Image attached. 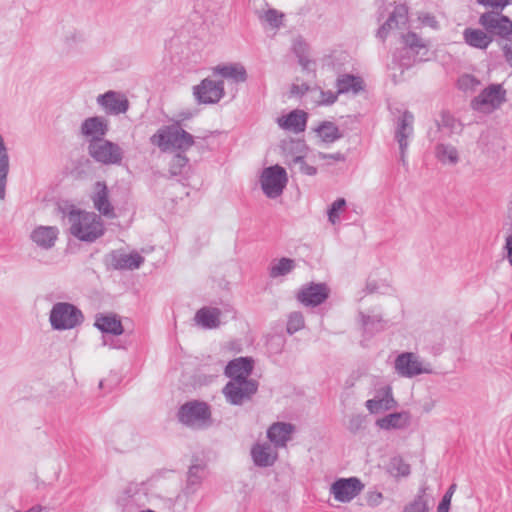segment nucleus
I'll use <instances>...</instances> for the list:
<instances>
[{
    "label": "nucleus",
    "mask_w": 512,
    "mask_h": 512,
    "mask_svg": "<svg viewBox=\"0 0 512 512\" xmlns=\"http://www.w3.org/2000/svg\"><path fill=\"white\" fill-rule=\"evenodd\" d=\"M367 288H368L371 292L375 291V287L373 286L372 282H368V284H367Z\"/></svg>",
    "instance_id": "338daca9"
},
{
    "label": "nucleus",
    "mask_w": 512,
    "mask_h": 512,
    "mask_svg": "<svg viewBox=\"0 0 512 512\" xmlns=\"http://www.w3.org/2000/svg\"><path fill=\"white\" fill-rule=\"evenodd\" d=\"M365 406L372 414H377L382 411H388L397 406L391 388L387 387L378 391L374 398L366 401Z\"/></svg>",
    "instance_id": "cd10ccee"
},
{
    "label": "nucleus",
    "mask_w": 512,
    "mask_h": 512,
    "mask_svg": "<svg viewBox=\"0 0 512 512\" xmlns=\"http://www.w3.org/2000/svg\"><path fill=\"white\" fill-rule=\"evenodd\" d=\"M287 182V172L285 168L278 164L264 168L260 175L261 189L269 199H276L281 196Z\"/></svg>",
    "instance_id": "0eeeda50"
},
{
    "label": "nucleus",
    "mask_w": 512,
    "mask_h": 512,
    "mask_svg": "<svg viewBox=\"0 0 512 512\" xmlns=\"http://www.w3.org/2000/svg\"><path fill=\"white\" fill-rule=\"evenodd\" d=\"M420 21L424 26H429L433 29L438 28V22L433 15L425 14L422 17H420Z\"/></svg>",
    "instance_id": "052dcab7"
},
{
    "label": "nucleus",
    "mask_w": 512,
    "mask_h": 512,
    "mask_svg": "<svg viewBox=\"0 0 512 512\" xmlns=\"http://www.w3.org/2000/svg\"><path fill=\"white\" fill-rule=\"evenodd\" d=\"M365 417L362 415H355L349 420L348 428L352 433H357L364 428Z\"/></svg>",
    "instance_id": "864d4df0"
},
{
    "label": "nucleus",
    "mask_w": 512,
    "mask_h": 512,
    "mask_svg": "<svg viewBox=\"0 0 512 512\" xmlns=\"http://www.w3.org/2000/svg\"><path fill=\"white\" fill-rule=\"evenodd\" d=\"M141 512H156V511L151 510V509H147V510H143V511H141Z\"/></svg>",
    "instance_id": "774afa93"
},
{
    "label": "nucleus",
    "mask_w": 512,
    "mask_h": 512,
    "mask_svg": "<svg viewBox=\"0 0 512 512\" xmlns=\"http://www.w3.org/2000/svg\"><path fill=\"white\" fill-rule=\"evenodd\" d=\"M188 158L181 154L177 153L174 155L169 163V173L171 176H179L182 175L184 170L188 165Z\"/></svg>",
    "instance_id": "a19ab883"
},
{
    "label": "nucleus",
    "mask_w": 512,
    "mask_h": 512,
    "mask_svg": "<svg viewBox=\"0 0 512 512\" xmlns=\"http://www.w3.org/2000/svg\"><path fill=\"white\" fill-rule=\"evenodd\" d=\"M88 153L98 163L104 165H119L123 160L122 148L105 138L88 142Z\"/></svg>",
    "instance_id": "6e6552de"
},
{
    "label": "nucleus",
    "mask_w": 512,
    "mask_h": 512,
    "mask_svg": "<svg viewBox=\"0 0 512 512\" xmlns=\"http://www.w3.org/2000/svg\"><path fill=\"white\" fill-rule=\"evenodd\" d=\"M150 142L162 152L171 149L185 152L195 143L193 135L182 128L180 121L159 128L150 137Z\"/></svg>",
    "instance_id": "f03ea898"
},
{
    "label": "nucleus",
    "mask_w": 512,
    "mask_h": 512,
    "mask_svg": "<svg viewBox=\"0 0 512 512\" xmlns=\"http://www.w3.org/2000/svg\"><path fill=\"white\" fill-rule=\"evenodd\" d=\"M463 37L469 46L478 49H486L492 42V37L480 29L466 28Z\"/></svg>",
    "instance_id": "473e14b6"
},
{
    "label": "nucleus",
    "mask_w": 512,
    "mask_h": 512,
    "mask_svg": "<svg viewBox=\"0 0 512 512\" xmlns=\"http://www.w3.org/2000/svg\"><path fill=\"white\" fill-rule=\"evenodd\" d=\"M504 249L506 251L507 260L512 266V234L506 237Z\"/></svg>",
    "instance_id": "e2e57ef3"
},
{
    "label": "nucleus",
    "mask_w": 512,
    "mask_h": 512,
    "mask_svg": "<svg viewBox=\"0 0 512 512\" xmlns=\"http://www.w3.org/2000/svg\"><path fill=\"white\" fill-rule=\"evenodd\" d=\"M294 425L287 422L273 423L267 430V438L275 447H284L290 440Z\"/></svg>",
    "instance_id": "c756f323"
},
{
    "label": "nucleus",
    "mask_w": 512,
    "mask_h": 512,
    "mask_svg": "<svg viewBox=\"0 0 512 512\" xmlns=\"http://www.w3.org/2000/svg\"><path fill=\"white\" fill-rule=\"evenodd\" d=\"M292 163L298 166L299 171L304 175L314 176L317 174V168L308 164L303 156L293 157Z\"/></svg>",
    "instance_id": "de8ad7c7"
},
{
    "label": "nucleus",
    "mask_w": 512,
    "mask_h": 512,
    "mask_svg": "<svg viewBox=\"0 0 512 512\" xmlns=\"http://www.w3.org/2000/svg\"><path fill=\"white\" fill-rule=\"evenodd\" d=\"M408 23V7L405 4L396 5L388 19L380 26L377 37L384 41L393 30H401Z\"/></svg>",
    "instance_id": "4468645a"
},
{
    "label": "nucleus",
    "mask_w": 512,
    "mask_h": 512,
    "mask_svg": "<svg viewBox=\"0 0 512 512\" xmlns=\"http://www.w3.org/2000/svg\"><path fill=\"white\" fill-rule=\"evenodd\" d=\"M319 157L322 160H334V161H338V162H344L346 160L345 155L341 152L330 153V154L320 153Z\"/></svg>",
    "instance_id": "bf43d9fd"
},
{
    "label": "nucleus",
    "mask_w": 512,
    "mask_h": 512,
    "mask_svg": "<svg viewBox=\"0 0 512 512\" xmlns=\"http://www.w3.org/2000/svg\"><path fill=\"white\" fill-rule=\"evenodd\" d=\"M304 327V316L301 312L295 311L289 314L286 331L293 335Z\"/></svg>",
    "instance_id": "37998d69"
},
{
    "label": "nucleus",
    "mask_w": 512,
    "mask_h": 512,
    "mask_svg": "<svg viewBox=\"0 0 512 512\" xmlns=\"http://www.w3.org/2000/svg\"><path fill=\"white\" fill-rule=\"evenodd\" d=\"M435 157L444 165H455L459 161L458 150L451 144H437L435 146Z\"/></svg>",
    "instance_id": "e433bc0d"
},
{
    "label": "nucleus",
    "mask_w": 512,
    "mask_h": 512,
    "mask_svg": "<svg viewBox=\"0 0 512 512\" xmlns=\"http://www.w3.org/2000/svg\"><path fill=\"white\" fill-rule=\"evenodd\" d=\"M362 325L365 333L373 334L383 328L382 320L378 315H364L361 314Z\"/></svg>",
    "instance_id": "79ce46f5"
},
{
    "label": "nucleus",
    "mask_w": 512,
    "mask_h": 512,
    "mask_svg": "<svg viewBox=\"0 0 512 512\" xmlns=\"http://www.w3.org/2000/svg\"><path fill=\"white\" fill-rule=\"evenodd\" d=\"M296 267L294 259L288 257H282L280 259H274L271 261L268 267V274L270 278L277 279L284 277L291 273Z\"/></svg>",
    "instance_id": "72a5a7b5"
},
{
    "label": "nucleus",
    "mask_w": 512,
    "mask_h": 512,
    "mask_svg": "<svg viewBox=\"0 0 512 512\" xmlns=\"http://www.w3.org/2000/svg\"><path fill=\"white\" fill-rule=\"evenodd\" d=\"M414 116L409 111H404L395 122L394 139L399 147L408 148L409 140L414 133Z\"/></svg>",
    "instance_id": "6ab92c4d"
},
{
    "label": "nucleus",
    "mask_w": 512,
    "mask_h": 512,
    "mask_svg": "<svg viewBox=\"0 0 512 512\" xmlns=\"http://www.w3.org/2000/svg\"><path fill=\"white\" fill-rule=\"evenodd\" d=\"M335 88L338 95L356 97L366 89L364 79L359 75L341 73L336 77Z\"/></svg>",
    "instance_id": "dca6fc26"
},
{
    "label": "nucleus",
    "mask_w": 512,
    "mask_h": 512,
    "mask_svg": "<svg viewBox=\"0 0 512 512\" xmlns=\"http://www.w3.org/2000/svg\"><path fill=\"white\" fill-rule=\"evenodd\" d=\"M428 504L423 495H417L415 499L405 506L403 512H428Z\"/></svg>",
    "instance_id": "49530a36"
},
{
    "label": "nucleus",
    "mask_w": 512,
    "mask_h": 512,
    "mask_svg": "<svg viewBox=\"0 0 512 512\" xmlns=\"http://www.w3.org/2000/svg\"><path fill=\"white\" fill-rule=\"evenodd\" d=\"M109 259L111 267L115 270H134L144 263V258L138 252L125 253L114 250L110 253Z\"/></svg>",
    "instance_id": "412c9836"
},
{
    "label": "nucleus",
    "mask_w": 512,
    "mask_h": 512,
    "mask_svg": "<svg viewBox=\"0 0 512 512\" xmlns=\"http://www.w3.org/2000/svg\"><path fill=\"white\" fill-rule=\"evenodd\" d=\"M64 217L69 224L70 234L82 242L93 243L105 232L104 222L94 212H87L70 206Z\"/></svg>",
    "instance_id": "f257e3e1"
},
{
    "label": "nucleus",
    "mask_w": 512,
    "mask_h": 512,
    "mask_svg": "<svg viewBox=\"0 0 512 512\" xmlns=\"http://www.w3.org/2000/svg\"><path fill=\"white\" fill-rule=\"evenodd\" d=\"M387 472L394 478L407 477L410 472V465L402 457L394 456L390 459Z\"/></svg>",
    "instance_id": "ea45409f"
},
{
    "label": "nucleus",
    "mask_w": 512,
    "mask_h": 512,
    "mask_svg": "<svg viewBox=\"0 0 512 512\" xmlns=\"http://www.w3.org/2000/svg\"><path fill=\"white\" fill-rule=\"evenodd\" d=\"M258 390V382L250 380H229L223 388L226 401L231 405L239 406L249 401Z\"/></svg>",
    "instance_id": "1a4fd4ad"
},
{
    "label": "nucleus",
    "mask_w": 512,
    "mask_h": 512,
    "mask_svg": "<svg viewBox=\"0 0 512 512\" xmlns=\"http://www.w3.org/2000/svg\"><path fill=\"white\" fill-rule=\"evenodd\" d=\"M214 72L236 83L245 82L247 79L246 69L241 64L218 65Z\"/></svg>",
    "instance_id": "f704fd0d"
},
{
    "label": "nucleus",
    "mask_w": 512,
    "mask_h": 512,
    "mask_svg": "<svg viewBox=\"0 0 512 512\" xmlns=\"http://www.w3.org/2000/svg\"><path fill=\"white\" fill-rule=\"evenodd\" d=\"M479 24L490 35L502 38H507L512 35V21L509 17L501 14V11L483 13L479 18Z\"/></svg>",
    "instance_id": "9b49d317"
},
{
    "label": "nucleus",
    "mask_w": 512,
    "mask_h": 512,
    "mask_svg": "<svg viewBox=\"0 0 512 512\" xmlns=\"http://www.w3.org/2000/svg\"><path fill=\"white\" fill-rule=\"evenodd\" d=\"M502 49L505 61L512 67V40L507 42Z\"/></svg>",
    "instance_id": "680f3d73"
},
{
    "label": "nucleus",
    "mask_w": 512,
    "mask_h": 512,
    "mask_svg": "<svg viewBox=\"0 0 512 512\" xmlns=\"http://www.w3.org/2000/svg\"><path fill=\"white\" fill-rule=\"evenodd\" d=\"M411 421V415L408 411L394 412L385 415L376 420V426L382 430H403L407 428Z\"/></svg>",
    "instance_id": "c85d7f7f"
},
{
    "label": "nucleus",
    "mask_w": 512,
    "mask_h": 512,
    "mask_svg": "<svg viewBox=\"0 0 512 512\" xmlns=\"http://www.w3.org/2000/svg\"><path fill=\"white\" fill-rule=\"evenodd\" d=\"M97 103L110 115L123 114L129 108L128 99L124 95L112 90L100 94L97 97Z\"/></svg>",
    "instance_id": "f3484780"
},
{
    "label": "nucleus",
    "mask_w": 512,
    "mask_h": 512,
    "mask_svg": "<svg viewBox=\"0 0 512 512\" xmlns=\"http://www.w3.org/2000/svg\"><path fill=\"white\" fill-rule=\"evenodd\" d=\"M59 235V229L56 226H37L31 232V240L40 248L48 250L51 249Z\"/></svg>",
    "instance_id": "bb28decb"
},
{
    "label": "nucleus",
    "mask_w": 512,
    "mask_h": 512,
    "mask_svg": "<svg viewBox=\"0 0 512 512\" xmlns=\"http://www.w3.org/2000/svg\"><path fill=\"white\" fill-rule=\"evenodd\" d=\"M94 326L102 333L119 336L123 334L124 329L120 319L113 314H98Z\"/></svg>",
    "instance_id": "7c9ffc66"
},
{
    "label": "nucleus",
    "mask_w": 512,
    "mask_h": 512,
    "mask_svg": "<svg viewBox=\"0 0 512 512\" xmlns=\"http://www.w3.org/2000/svg\"><path fill=\"white\" fill-rule=\"evenodd\" d=\"M395 370L400 376L407 378L428 372L423 368L419 357L412 352H403L396 357Z\"/></svg>",
    "instance_id": "2eb2a0df"
},
{
    "label": "nucleus",
    "mask_w": 512,
    "mask_h": 512,
    "mask_svg": "<svg viewBox=\"0 0 512 512\" xmlns=\"http://www.w3.org/2000/svg\"><path fill=\"white\" fill-rule=\"evenodd\" d=\"M438 129L447 128L451 132L454 131L456 126V119L448 112H443L441 118L437 121Z\"/></svg>",
    "instance_id": "3c124183"
},
{
    "label": "nucleus",
    "mask_w": 512,
    "mask_h": 512,
    "mask_svg": "<svg viewBox=\"0 0 512 512\" xmlns=\"http://www.w3.org/2000/svg\"><path fill=\"white\" fill-rule=\"evenodd\" d=\"M293 52L296 57L307 54L308 44L302 38L296 39L293 43Z\"/></svg>",
    "instance_id": "5fc2aeb1"
},
{
    "label": "nucleus",
    "mask_w": 512,
    "mask_h": 512,
    "mask_svg": "<svg viewBox=\"0 0 512 512\" xmlns=\"http://www.w3.org/2000/svg\"><path fill=\"white\" fill-rule=\"evenodd\" d=\"M383 500V495L381 492H370L367 496V503L371 507H376L381 504Z\"/></svg>",
    "instance_id": "13d9d810"
},
{
    "label": "nucleus",
    "mask_w": 512,
    "mask_h": 512,
    "mask_svg": "<svg viewBox=\"0 0 512 512\" xmlns=\"http://www.w3.org/2000/svg\"><path fill=\"white\" fill-rule=\"evenodd\" d=\"M308 114L300 109H294L277 118L278 126L289 132L299 134L305 131L307 126Z\"/></svg>",
    "instance_id": "aec40b11"
},
{
    "label": "nucleus",
    "mask_w": 512,
    "mask_h": 512,
    "mask_svg": "<svg viewBox=\"0 0 512 512\" xmlns=\"http://www.w3.org/2000/svg\"><path fill=\"white\" fill-rule=\"evenodd\" d=\"M176 416L179 423L192 430H204L212 424L211 407L201 400L185 402L178 408Z\"/></svg>",
    "instance_id": "7ed1b4c3"
},
{
    "label": "nucleus",
    "mask_w": 512,
    "mask_h": 512,
    "mask_svg": "<svg viewBox=\"0 0 512 512\" xmlns=\"http://www.w3.org/2000/svg\"><path fill=\"white\" fill-rule=\"evenodd\" d=\"M507 101V91L502 84L492 83L471 100L474 111L490 113L501 108Z\"/></svg>",
    "instance_id": "423d86ee"
},
{
    "label": "nucleus",
    "mask_w": 512,
    "mask_h": 512,
    "mask_svg": "<svg viewBox=\"0 0 512 512\" xmlns=\"http://www.w3.org/2000/svg\"><path fill=\"white\" fill-rule=\"evenodd\" d=\"M477 3L491 8L492 11H502L509 4V0H477Z\"/></svg>",
    "instance_id": "603ef678"
},
{
    "label": "nucleus",
    "mask_w": 512,
    "mask_h": 512,
    "mask_svg": "<svg viewBox=\"0 0 512 512\" xmlns=\"http://www.w3.org/2000/svg\"><path fill=\"white\" fill-rule=\"evenodd\" d=\"M146 497L147 491L143 482L129 483L119 496L118 503L124 508L132 506L140 507L144 505Z\"/></svg>",
    "instance_id": "4be33fe9"
},
{
    "label": "nucleus",
    "mask_w": 512,
    "mask_h": 512,
    "mask_svg": "<svg viewBox=\"0 0 512 512\" xmlns=\"http://www.w3.org/2000/svg\"><path fill=\"white\" fill-rule=\"evenodd\" d=\"M206 465L203 463H195L189 467L187 473V483L184 488V494L189 496L195 494L205 476Z\"/></svg>",
    "instance_id": "2f4dec72"
},
{
    "label": "nucleus",
    "mask_w": 512,
    "mask_h": 512,
    "mask_svg": "<svg viewBox=\"0 0 512 512\" xmlns=\"http://www.w3.org/2000/svg\"><path fill=\"white\" fill-rule=\"evenodd\" d=\"M254 361L251 357H239L228 362L225 367V375L230 380H250L253 371Z\"/></svg>",
    "instance_id": "5701e85b"
},
{
    "label": "nucleus",
    "mask_w": 512,
    "mask_h": 512,
    "mask_svg": "<svg viewBox=\"0 0 512 512\" xmlns=\"http://www.w3.org/2000/svg\"><path fill=\"white\" fill-rule=\"evenodd\" d=\"M312 88L307 83L293 84L290 92L292 95L302 97L308 92H311Z\"/></svg>",
    "instance_id": "6e6d98bb"
},
{
    "label": "nucleus",
    "mask_w": 512,
    "mask_h": 512,
    "mask_svg": "<svg viewBox=\"0 0 512 512\" xmlns=\"http://www.w3.org/2000/svg\"><path fill=\"white\" fill-rule=\"evenodd\" d=\"M224 95V82L222 80L214 81L205 78L193 87V96L198 104H216Z\"/></svg>",
    "instance_id": "9d476101"
},
{
    "label": "nucleus",
    "mask_w": 512,
    "mask_h": 512,
    "mask_svg": "<svg viewBox=\"0 0 512 512\" xmlns=\"http://www.w3.org/2000/svg\"><path fill=\"white\" fill-rule=\"evenodd\" d=\"M480 85V81L471 74H464L459 77L457 86L464 92L474 91Z\"/></svg>",
    "instance_id": "a18cd8bd"
},
{
    "label": "nucleus",
    "mask_w": 512,
    "mask_h": 512,
    "mask_svg": "<svg viewBox=\"0 0 512 512\" xmlns=\"http://www.w3.org/2000/svg\"><path fill=\"white\" fill-rule=\"evenodd\" d=\"M456 490V484L450 485V487L447 489L445 494L443 495L440 503L437 507V512H449L450 505H451V499Z\"/></svg>",
    "instance_id": "09e8293b"
},
{
    "label": "nucleus",
    "mask_w": 512,
    "mask_h": 512,
    "mask_svg": "<svg viewBox=\"0 0 512 512\" xmlns=\"http://www.w3.org/2000/svg\"><path fill=\"white\" fill-rule=\"evenodd\" d=\"M49 321L54 330H70L83 323L84 315L82 311L72 303L57 302L50 310Z\"/></svg>",
    "instance_id": "39448f33"
},
{
    "label": "nucleus",
    "mask_w": 512,
    "mask_h": 512,
    "mask_svg": "<svg viewBox=\"0 0 512 512\" xmlns=\"http://www.w3.org/2000/svg\"><path fill=\"white\" fill-rule=\"evenodd\" d=\"M263 18L271 27L279 28L282 24L283 14L275 9H268Z\"/></svg>",
    "instance_id": "8fccbe9b"
},
{
    "label": "nucleus",
    "mask_w": 512,
    "mask_h": 512,
    "mask_svg": "<svg viewBox=\"0 0 512 512\" xmlns=\"http://www.w3.org/2000/svg\"><path fill=\"white\" fill-rule=\"evenodd\" d=\"M108 130V120L101 116L86 118L80 127L81 134L88 139V142L105 138Z\"/></svg>",
    "instance_id": "a211bd4d"
},
{
    "label": "nucleus",
    "mask_w": 512,
    "mask_h": 512,
    "mask_svg": "<svg viewBox=\"0 0 512 512\" xmlns=\"http://www.w3.org/2000/svg\"><path fill=\"white\" fill-rule=\"evenodd\" d=\"M329 292L325 283L310 282L300 287L296 299L306 307H317L328 299Z\"/></svg>",
    "instance_id": "ddd939ff"
},
{
    "label": "nucleus",
    "mask_w": 512,
    "mask_h": 512,
    "mask_svg": "<svg viewBox=\"0 0 512 512\" xmlns=\"http://www.w3.org/2000/svg\"><path fill=\"white\" fill-rule=\"evenodd\" d=\"M314 131L324 143H333L342 137L338 126L331 121L321 122Z\"/></svg>",
    "instance_id": "4c0bfd02"
},
{
    "label": "nucleus",
    "mask_w": 512,
    "mask_h": 512,
    "mask_svg": "<svg viewBox=\"0 0 512 512\" xmlns=\"http://www.w3.org/2000/svg\"><path fill=\"white\" fill-rule=\"evenodd\" d=\"M403 46L393 53L392 69L398 68L401 73L412 67L416 62L422 61L419 56L421 50H426L423 40L414 32L401 34Z\"/></svg>",
    "instance_id": "20e7f679"
},
{
    "label": "nucleus",
    "mask_w": 512,
    "mask_h": 512,
    "mask_svg": "<svg viewBox=\"0 0 512 512\" xmlns=\"http://www.w3.org/2000/svg\"><path fill=\"white\" fill-rule=\"evenodd\" d=\"M364 489V484L357 477L338 478L331 487L330 494L341 503H349Z\"/></svg>",
    "instance_id": "f8f14e48"
},
{
    "label": "nucleus",
    "mask_w": 512,
    "mask_h": 512,
    "mask_svg": "<svg viewBox=\"0 0 512 512\" xmlns=\"http://www.w3.org/2000/svg\"><path fill=\"white\" fill-rule=\"evenodd\" d=\"M346 206V200L344 198L336 199L328 208L327 215L328 220L332 224H336L340 220L339 213Z\"/></svg>",
    "instance_id": "c03bdc74"
},
{
    "label": "nucleus",
    "mask_w": 512,
    "mask_h": 512,
    "mask_svg": "<svg viewBox=\"0 0 512 512\" xmlns=\"http://www.w3.org/2000/svg\"><path fill=\"white\" fill-rule=\"evenodd\" d=\"M222 311L217 307L203 306L194 315L195 325L204 330H213L220 326Z\"/></svg>",
    "instance_id": "b1692460"
},
{
    "label": "nucleus",
    "mask_w": 512,
    "mask_h": 512,
    "mask_svg": "<svg viewBox=\"0 0 512 512\" xmlns=\"http://www.w3.org/2000/svg\"><path fill=\"white\" fill-rule=\"evenodd\" d=\"M251 457L254 464L258 467L273 466L277 460L278 454L271 443H256L251 448Z\"/></svg>",
    "instance_id": "393cba45"
},
{
    "label": "nucleus",
    "mask_w": 512,
    "mask_h": 512,
    "mask_svg": "<svg viewBox=\"0 0 512 512\" xmlns=\"http://www.w3.org/2000/svg\"><path fill=\"white\" fill-rule=\"evenodd\" d=\"M9 173V155L4 139L0 134V199L6 195L7 176Z\"/></svg>",
    "instance_id": "c9c22d12"
},
{
    "label": "nucleus",
    "mask_w": 512,
    "mask_h": 512,
    "mask_svg": "<svg viewBox=\"0 0 512 512\" xmlns=\"http://www.w3.org/2000/svg\"><path fill=\"white\" fill-rule=\"evenodd\" d=\"M313 101L317 106H331L338 100V92L332 90H323L320 87H314L311 90Z\"/></svg>",
    "instance_id": "58836bf2"
},
{
    "label": "nucleus",
    "mask_w": 512,
    "mask_h": 512,
    "mask_svg": "<svg viewBox=\"0 0 512 512\" xmlns=\"http://www.w3.org/2000/svg\"><path fill=\"white\" fill-rule=\"evenodd\" d=\"M42 511V507L41 506H33L31 507L30 509L26 510L25 512H41Z\"/></svg>",
    "instance_id": "69168bd1"
},
{
    "label": "nucleus",
    "mask_w": 512,
    "mask_h": 512,
    "mask_svg": "<svg viewBox=\"0 0 512 512\" xmlns=\"http://www.w3.org/2000/svg\"><path fill=\"white\" fill-rule=\"evenodd\" d=\"M399 150H400L399 161L403 165V167L408 168V160H407L408 148L399 147Z\"/></svg>",
    "instance_id": "0e129e2a"
},
{
    "label": "nucleus",
    "mask_w": 512,
    "mask_h": 512,
    "mask_svg": "<svg viewBox=\"0 0 512 512\" xmlns=\"http://www.w3.org/2000/svg\"><path fill=\"white\" fill-rule=\"evenodd\" d=\"M298 63L301 65L302 69L307 72H312L315 70V63L309 59L308 53L305 55L298 56Z\"/></svg>",
    "instance_id": "4d7b16f0"
},
{
    "label": "nucleus",
    "mask_w": 512,
    "mask_h": 512,
    "mask_svg": "<svg viewBox=\"0 0 512 512\" xmlns=\"http://www.w3.org/2000/svg\"><path fill=\"white\" fill-rule=\"evenodd\" d=\"M95 209L108 218H113L114 208L109 201V192L107 185L104 182L98 181L95 184V192L91 197Z\"/></svg>",
    "instance_id": "a878e982"
}]
</instances>
